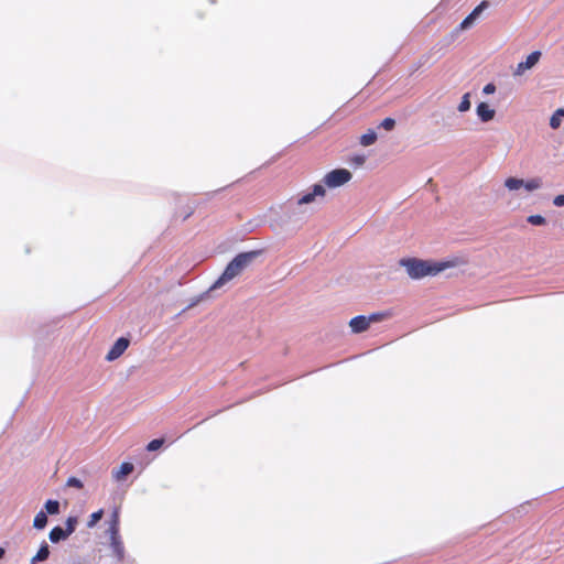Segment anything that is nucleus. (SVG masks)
I'll list each match as a JSON object with an SVG mask.
<instances>
[{
  "label": "nucleus",
  "mask_w": 564,
  "mask_h": 564,
  "mask_svg": "<svg viewBox=\"0 0 564 564\" xmlns=\"http://www.w3.org/2000/svg\"><path fill=\"white\" fill-rule=\"evenodd\" d=\"M261 254L260 250L238 253L226 267L223 274L214 283L213 289L220 288L238 276L248 265Z\"/></svg>",
  "instance_id": "nucleus-1"
},
{
  "label": "nucleus",
  "mask_w": 564,
  "mask_h": 564,
  "mask_svg": "<svg viewBox=\"0 0 564 564\" xmlns=\"http://www.w3.org/2000/svg\"><path fill=\"white\" fill-rule=\"evenodd\" d=\"M400 265L406 269L412 279H422L427 275H436L441 271L451 267L449 262H432L416 258L401 259Z\"/></svg>",
  "instance_id": "nucleus-2"
},
{
  "label": "nucleus",
  "mask_w": 564,
  "mask_h": 564,
  "mask_svg": "<svg viewBox=\"0 0 564 564\" xmlns=\"http://www.w3.org/2000/svg\"><path fill=\"white\" fill-rule=\"evenodd\" d=\"M352 177V174L346 169H336L328 172L323 182L329 188L339 187L348 183Z\"/></svg>",
  "instance_id": "nucleus-3"
},
{
  "label": "nucleus",
  "mask_w": 564,
  "mask_h": 564,
  "mask_svg": "<svg viewBox=\"0 0 564 564\" xmlns=\"http://www.w3.org/2000/svg\"><path fill=\"white\" fill-rule=\"evenodd\" d=\"M129 339L126 337H120L116 340V343L112 345V347L107 352L106 359L108 361H112L118 359L129 347Z\"/></svg>",
  "instance_id": "nucleus-4"
},
{
  "label": "nucleus",
  "mask_w": 564,
  "mask_h": 564,
  "mask_svg": "<svg viewBox=\"0 0 564 564\" xmlns=\"http://www.w3.org/2000/svg\"><path fill=\"white\" fill-rule=\"evenodd\" d=\"M541 52L534 51L531 54L527 56V59L524 62H521L518 64L516 69V75H522L525 70L532 68L540 59Z\"/></svg>",
  "instance_id": "nucleus-5"
},
{
  "label": "nucleus",
  "mask_w": 564,
  "mask_h": 564,
  "mask_svg": "<svg viewBox=\"0 0 564 564\" xmlns=\"http://www.w3.org/2000/svg\"><path fill=\"white\" fill-rule=\"evenodd\" d=\"M325 193H326L325 188L322 185L315 184L313 186V191L311 193H307L297 199V205L301 206V205L311 204L315 200L316 196L324 197Z\"/></svg>",
  "instance_id": "nucleus-6"
},
{
  "label": "nucleus",
  "mask_w": 564,
  "mask_h": 564,
  "mask_svg": "<svg viewBox=\"0 0 564 564\" xmlns=\"http://www.w3.org/2000/svg\"><path fill=\"white\" fill-rule=\"evenodd\" d=\"M349 326L352 330V333L359 334L369 328V319H367V316L358 315L350 319Z\"/></svg>",
  "instance_id": "nucleus-7"
},
{
  "label": "nucleus",
  "mask_w": 564,
  "mask_h": 564,
  "mask_svg": "<svg viewBox=\"0 0 564 564\" xmlns=\"http://www.w3.org/2000/svg\"><path fill=\"white\" fill-rule=\"evenodd\" d=\"M477 116L480 118L481 121L488 122L494 119L495 117V110L490 108V106L487 102H480L477 106Z\"/></svg>",
  "instance_id": "nucleus-8"
},
{
  "label": "nucleus",
  "mask_w": 564,
  "mask_h": 564,
  "mask_svg": "<svg viewBox=\"0 0 564 564\" xmlns=\"http://www.w3.org/2000/svg\"><path fill=\"white\" fill-rule=\"evenodd\" d=\"M133 468L134 467L131 463H122L117 470L112 471V477L118 481L123 480L128 475H130L133 471Z\"/></svg>",
  "instance_id": "nucleus-9"
},
{
  "label": "nucleus",
  "mask_w": 564,
  "mask_h": 564,
  "mask_svg": "<svg viewBox=\"0 0 564 564\" xmlns=\"http://www.w3.org/2000/svg\"><path fill=\"white\" fill-rule=\"evenodd\" d=\"M50 556V547H48V544L44 541L37 553L31 558V564H35L37 562H43L45 560H47Z\"/></svg>",
  "instance_id": "nucleus-10"
},
{
  "label": "nucleus",
  "mask_w": 564,
  "mask_h": 564,
  "mask_svg": "<svg viewBox=\"0 0 564 564\" xmlns=\"http://www.w3.org/2000/svg\"><path fill=\"white\" fill-rule=\"evenodd\" d=\"M69 535L66 534V531L61 527H54L48 534L50 540L53 543H58L62 540H66Z\"/></svg>",
  "instance_id": "nucleus-11"
},
{
  "label": "nucleus",
  "mask_w": 564,
  "mask_h": 564,
  "mask_svg": "<svg viewBox=\"0 0 564 564\" xmlns=\"http://www.w3.org/2000/svg\"><path fill=\"white\" fill-rule=\"evenodd\" d=\"M47 524V514L45 511H40L35 514L33 520V527L37 530H42Z\"/></svg>",
  "instance_id": "nucleus-12"
},
{
  "label": "nucleus",
  "mask_w": 564,
  "mask_h": 564,
  "mask_svg": "<svg viewBox=\"0 0 564 564\" xmlns=\"http://www.w3.org/2000/svg\"><path fill=\"white\" fill-rule=\"evenodd\" d=\"M377 141V133L373 130H368L360 137V144L364 147H369Z\"/></svg>",
  "instance_id": "nucleus-13"
},
{
  "label": "nucleus",
  "mask_w": 564,
  "mask_h": 564,
  "mask_svg": "<svg viewBox=\"0 0 564 564\" xmlns=\"http://www.w3.org/2000/svg\"><path fill=\"white\" fill-rule=\"evenodd\" d=\"M523 184H524V181L521 178H517V177H508L505 181V186L509 191H517V189L521 188L523 186Z\"/></svg>",
  "instance_id": "nucleus-14"
},
{
  "label": "nucleus",
  "mask_w": 564,
  "mask_h": 564,
  "mask_svg": "<svg viewBox=\"0 0 564 564\" xmlns=\"http://www.w3.org/2000/svg\"><path fill=\"white\" fill-rule=\"evenodd\" d=\"M111 546H112L113 553L116 554L118 560L121 561L124 556V547H123L122 542L120 541V538L116 539V540H111Z\"/></svg>",
  "instance_id": "nucleus-15"
},
{
  "label": "nucleus",
  "mask_w": 564,
  "mask_h": 564,
  "mask_svg": "<svg viewBox=\"0 0 564 564\" xmlns=\"http://www.w3.org/2000/svg\"><path fill=\"white\" fill-rule=\"evenodd\" d=\"M109 531L111 533V540L119 539V518L117 512L112 514V521Z\"/></svg>",
  "instance_id": "nucleus-16"
},
{
  "label": "nucleus",
  "mask_w": 564,
  "mask_h": 564,
  "mask_svg": "<svg viewBox=\"0 0 564 564\" xmlns=\"http://www.w3.org/2000/svg\"><path fill=\"white\" fill-rule=\"evenodd\" d=\"M562 117H564V110L563 109L556 110V112L551 117L550 126L553 129H558L562 123Z\"/></svg>",
  "instance_id": "nucleus-17"
},
{
  "label": "nucleus",
  "mask_w": 564,
  "mask_h": 564,
  "mask_svg": "<svg viewBox=\"0 0 564 564\" xmlns=\"http://www.w3.org/2000/svg\"><path fill=\"white\" fill-rule=\"evenodd\" d=\"M44 507L46 514H57L59 512V502L57 500H47Z\"/></svg>",
  "instance_id": "nucleus-18"
},
{
  "label": "nucleus",
  "mask_w": 564,
  "mask_h": 564,
  "mask_svg": "<svg viewBox=\"0 0 564 564\" xmlns=\"http://www.w3.org/2000/svg\"><path fill=\"white\" fill-rule=\"evenodd\" d=\"M76 524H77V518L68 517L65 522L66 528L64 529L66 531V534L70 535L75 531Z\"/></svg>",
  "instance_id": "nucleus-19"
},
{
  "label": "nucleus",
  "mask_w": 564,
  "mask_h": 564,
  "mask_svg": "<svg viewBox=\"0 0 564 564\" xmlns=\"http://www.w3.org/2000/svg\"><path fill=\"white\" fill-rule=\"evenodd\" d=\"M541 184L542 183H541L540 178H531V180L524 182L523 186L525 187V189L531 192V191L540 188Z\"/></svg>",
  "instance_id": "nucleus-20"
},
{
  "label": "nucleus",
  "mask_w": 564,
  "mask_h": 564,
  "mask_svg": "<svg viewBox=\"0 0 564 564\" xmlns=\"http://www.w3.org/2000/svg\"><path fill=\"white\" fill-rule=\"evenodd\" d=\"M390 316L389 313H373L369 316H367V319H369V325L371 323H377L380 321H383L384 318H388Z\"/></svg>",
  "instance_id": "nucleus-21"
},
{
  "label": "nucleus",
  "mask_w": 564,
  "mask_h": 564,
  "mask_svg": "<svg viewBox=\"0 0 564 564\" xmlns=\"http://www.w3.org/2000/svg\"><path fill=\"white\" fill-rule=\"evenodd\" d=\"M470 108L469 94H465L462 98V101L458 105V110L460 112H465Z\"/></svg>",
  "instance_id": "nucleus-22"
},
{
  "label": "nucleus",
  "mask_w": 564,
  "mask_h": 564,
  "mask_svg": "<svg viewBox=\"0 0 564 564\" xmlns=\"http://www.w3.org/2000/svg\"><path fill=\"white\" fill-rule=\"evenodd\" d=\"M528 223L533 226H541L545 224V218L541 215H531L528 217Z\"/></svg>",
  "instance_id": "nucleus-23"
},
{
  "label": "nucleus",
  "mask_w": 564,
  "mask_h": 564,
  "mask_svg": "<svg viewBox=\"0 0 564 564\" xmlns=\"http://www.w3.org/2000/svg\"><path fill=\"white\" fill-rule=\"evenodd\" d=\"M102 516H104V510L102 509L91 513L90 514V519L88 521V527H90V528L94 527L98 521L101 520Z\"/></svg>",
  "instance_id": "nucleus-24"
},
{
  "label": "nucleus",
  "mask_w": 564,
  "mask_h": 564,
  "mask_svg": "<svg viewBox=\"0 0 564 564\" xmlns=\"http://www.w3.org/2000/svg\"><path fill=\"white\" fill-rule=\"evenodd\" d=\"M487 7L488 2L481 1L469 14L476 20Z\"/></svg>",
  "instance_id": "nucleus-25"
},
{
  "label": "nucleus",
  "mask_w": 564,
  "mask_h": 564,
  "mask_svg": "<svg viewBox=\"0 0 564 564\" xmlns=\"http://www.w3.org/2000/svg\"><path fill=\"white\" fill-rule=\"evenodd\" d=\"M164 443V440L163 438H155V440H152L148 445H147V449L149 452H154L156 449H159Z\"/></svg>",
  "instance_id": "nucleus-26"
},
{
  "label": "nucleus",
  "mask_w": 564,
  "mask_h": 564,
  "mask_svg": "<svg viewBox=\"0 0 564 564\" xmlns=\"http://www.w3.org/2000/svg\"><path fill=\"white\" fill-rule=\"evenodd\" d=\"M475 22V19L468 14L462 22L460 24L458 25L457 30L458 31H464L466 29H468L473 23Z\"/></svg>",
  "instance_id": "nucleus-27"
},
{
  "label": "nucleus",
  "mask_w": 564,
  "mask_h": 564,
  "mask_svg": "<svg viewBox=\"0 0 564 564\" xmlns=\"http://www.w3.org/2000/svg\"><path fill=\"white\" fill-rule=\"evenodd\" d=\"M66 486L82 489L84 487V484L80 479H78L76 477H69L66 481Z\"/></svg>",
  "instance_id": "nucleus-28"
},
{
  "label": "nucleus",
  "mask_w": 564,
  "mask_h": 564,
  "mask_svg": "<svg viewBox=\"0 0 564 564\" xmlns=\"http://www.w3.org/2000/svg\"><path fill=\"white\" fill-rule=\"evenodd\" d=\"M394 126H395V120L392 118H386L380 123V127L388 131L392 130L394 128Z\"/></svg>",
  "instance_id": "nucleus-29"
},
{
  "label": "nucleus",
  "mask_w": 564,
  "mask_h": 564,
  "mask_svg": "<svg viewBox=\"0 0 564 564\" xmlns=\"http://www.w3.org/2000/svg\"><path fill=\"white\" fill-rule=\"evenodd\" d=\"M555 206L562 207L564 206V195H557L553 200Z\"/></svg>",
  "instance_id": "nucleus-30"
},
{
  "label": "nucleus",
  "mask_w": 564,
  "mask_h": 564,
  "mask_svg": "<svg viewBox=\"0 0 564 564\" xmlns=\"http://www.w3.org/2000/svg\"><path fill=\"white\" fill-rule=\"evenodd\" d=\"M496 90V87L494 84H487L485 87H484V93L485 94H492L494 91Z\"/></svg>",
  "instance_id": "nucleus-31"
},
{
  "label": "nucleus",
  "mask_w": 564,
  "mask_h": 564,
  "mask_svg": "<svg viewBox=\"0 0 564 564\" xmlns=\"http://www.w3.org/2000/svg\"><path fill=\"white\" fill-rule=\"evenodd\" d=\"M354 162L361 165L365 163V158L364 156H357L354 159Z\"/></svg>",
  "instance_id": "nucleus-32"
},
{
  "label": "nucleus",
  "mask_w": 564,
  "mask_h": 564,
  "mask_svg": "<svg viewBox=\"0 0 564 564\" xmlns=\"http://www.w3.org/2000/svg\"><path fill=\"white\" fill-rule=\"evenodd\" d=\"M4 553H6L4 549H3V547H0V558H2V557H3Z\"/></svg>",
  "instance_id": "nucleus-33"
}]
</instances>
